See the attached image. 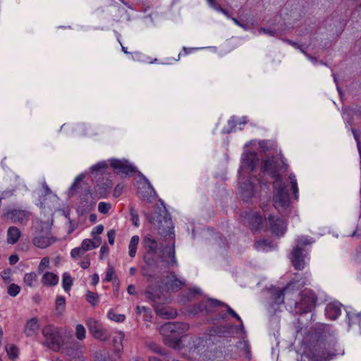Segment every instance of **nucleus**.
Masks as SVG:
<instances>
[{
    "instance_id": "338daca9",
    "label": "nucleus",
    "mask_w": 361,
    "mask_h": 361,
    "mask_svg": "<svg viewBox=\"0 0 361 361\" xmlns=\"http://www.w3.org/2000/svg\"><path fill=\"white\" fill-rule=\"evenodd\" d=\"M42 189L44 190L43 195L47 196L48 195H50L51 193V189L47 185L46 181L44 180L42 183Z\"/></svg>"
},
{
    "instance_id": "9b49d317",
    "label": "nucleus",
    "mask_w": 361,
    "mask_h": 361,
    "mask_svg": "<svg viewBox=\"0 0 361 361\" xmlns=\"http://www.w3.org/2000/svg\"><path fill=\"white\" fill-rule=\"evenodd\" d=\"M140 177L142 181L138 187V192L144 200L150 202L154 199L156 191L149 180L144 175H141Z\"/></svg>"
},
{
    "instance_id": "ddd939ff",
    "label": "nucleus",
    "mask_w": 361,
    "mask_h": 361,
    "mask_svg": "<svg viewBox=\"0 0 361 361\" xmlns=\"http://www.w3.org/2000/svg\"><path fill=\"white\" fill-rule=\"evenodd\" d=\"M269 224V230L271 233L276 236H282L286 233L287 229L286 222L284 219L269 215L267 218Z\"/></svg>"
},
{
    "instance_id": "72a5a7b5",
    "label": "nucleus",
    "mask_w": 361,
    "mask_h": 361,
    "mask_svg": "<svg viewBox=\"0 0 361 361\" xmlns=\"http://www.w3.org/2000/svg\"><path fill=\"white\" fill-rule=\"evenodd\" d=\"M107 317L110 320L117 323L123 322L126 318L125 314L116 313L113 309L109 310Z\"/></svg>"
},
{
    "instance_id": "dca6fc26",
    "label": "nucleus",
    "mask_w": 361,
    "mask_h": 361,
    "mask_svg": "<svg viewBox=\"0 0 361 361\" xmlns=\"http://www.w3.org/2000/svg\"><path fill=\"white\" fill-rule=\"evenodd\" d=\"M145 295L149 300L154 302L165 299L164 289L160 284L153 285L152 283L149 285L145 290Z\"/></svg>"
},
{
    "instance_id": "49530a36",
    "label": "nucleus",
    "mask_w": 361,
    "mask_h": 361,
    "mask_svg": "<svg viewBox=\"0 0 361 361\" xmlns=\"http://www.w3.org/2000/svg\"><path fill=\"white\" fill-rule=\"evenodd\" d=\"M130 215L131 217V221H132L133 224L134 226H135L136 227H138L140 225L139 216H138L137 210L133 206L130 207Z\"/></svg>"
},
{
    "instance_id": "9d476101",
    "label": "nucleus",
    "mask_w": 361,
    "mask_h": 361,
    "mask_svg": "<svg viewBox=\"0 0 361 361\" xmlns=\"http://www.w3.org/2000/svg\"><path fill=\"white\" fill-rule=\"evenodd\" d=\"M86 324L90 333L94 338L104 341L110 337L108 331L102 328L97 320L90 318L87 320Z\"/></svg>"
},
{
    "instance_id": "bf43d9fd",
    "label": "nucleus",
    "mask_w": 361,
    "mask_h": 361,
    "mask_svg": "<svg viewBox=\"0 0 361 361\" xmlns=\"http://www.w3.org/2000/svg\"><path fill=\"white\" fill-rule=\"evenodd\" d=\"M112 181L109 179H106V180L104 183H99L97 181V185L104 190H106L112 187Z\"/></svg>"
},
{
    "instance_id": "4c0bfd02",
    "label": "nucleus",
    "mask_w": 361,
    "mask_h": 361,
    "mask_svg": "<svg viewBox=\"0 0 361 361\" xmlns=\"http://www.w3.org/2000/svg\"><path fill=\"white\" fill-rule=\"evenodd\" d=\"M289 179H290L291 188L293 189L294 198H295V200H298V195H299V190H298V182L296 180L295 175L293 173H290Z\"/></svg>"
},
{
    "instance_id": "e433bc0d",
    "label": "nucleus",
    "mask_w": 361,
    "mask_h": 361,
    "mask_svg": "<svg viewBox=\"0 0 361 361\" xmlns=\"http://www.w3.org/2000/svg\"><path fill=\"white\" fill-rule=\"evenodd\" d=\"M238 123L237 117L235 116H231L228 121V128H224L222 130V133L224 134H228V133L233 132L235 130Z\"/></svg>"
},
{
    "instance_id": "f03ea898",
    "label": "nucleus",
    "mask_w": 361,
    "mask_h": 361,
    "mask_svg": "<svg viewBox=\"0 0 361 361\" xmlns=\"http://www.w3.org/2000/svg\"><path fill=\"white\" fill-rule=\"evenodd\" d=\"M334 334L332 326L326 324L317 326V361H329L339 354L336 353V341Z\"/></svg>"
},
{
    "instance_id": "c03bdc74",
    "label": "nucleus",
    "mask_w": 361,
    "mask_h": 361,
    "mask_svg": "<svg viewBox=\"0 0 361 361\" xmlns=\"http://www.w3.org/2000/svg\"><path fill=\"white\" fill-rule=\"evenodd\" d=\"M86 300L90 303L92 306H96L98 303L99 300V295L97 293H93L92 291L88 290L86 293Z\"/></svg>"
},
{
    "instance_id": "4be33fe9",
    "label": "nucleus",
    "mask_w": 361,
    "mask_h": 361,
    "mask_svg": "<svg viewBox=\"0 0 361 361\" xmlns=\"http://www.w3.org/2000/svg\"><path fill=\"white\" fill-rule=\"evenodd\" d=\"M6 240L8 244H16L21 236V231L16 226H10L7 230Z\"/></svg>"
},
{
    "instance_id": "393cba45",
    "label": "nucleus",
    "mask_w": 361,
    "mask_h": 361,
    "mask_svg": "<svg viewBox=\"0 0 361 361\" xmlns=\"http://www.w3.org/2000/svg\"><path fill=\"white\" fill-rule=\"evenodd\" d=\"M255 249L260 252H269L276 249V245L269 240H259L255 244Z\"/></svg>"
},
{
    "instance_id": "5fc2aeb1",
    "label": "nucleus",
    "mask_w": 361,
    "mask_h": 361,
    "mask_svg": "<svg viewBox=\"0 0 361 361\" xmlns=\"http://www.w3.org/2000/svg\"><path fill=\"white\" fill-rule=\"evenodd\" d=\"M116 278L114 269L112 267H109L106 270L105 280L108 282L111 281L114 279Z\"/></svg>"
},
{
    "instance_id": "f704fd0d",
    "label": "nucleus",
    "mask_w": 361,
    "mask_h": 361,
    "mask_svg": "<svg viewBox=\"0 0 361 361\" xmlns=\"http://www.w3.org/2000/svg\"><path fill=\"white\" fill-rule=\"evenodd\" d=\"M156 253L157 252L146 251L143 259L147 266L152 267L157 265V259L155 258Z\"/></svg>"
},
{
    "instance_id": "09e8293b",
    "label": "nucleus",
    "mask_w": 361,
    "mask_h": 361,
    "mask_svg": "<svg viewBox=\"0 0 361 361\" xmlns=\"http://www.w3.org/2000/svg\"><path fill=\"white\" fill-rule=\"evenodd\" d=\"M20 291V287L15 283L11 284L8 288V294L11 297H16Z\"/></svg>"
},
{
    "instance_id": "aec40b11",
    "label": "nucleus",
    "mask_w": 361,
    "mask_h": 361,
    "mask_svg": "<svg viewBox=\"0 0 361 361\" xmlns=\"http://www.w3.org/2000/svg\"><path fill=\"white\" fill-rule=\"evenodd\" d=\"M94 201L92 197V194L86 192L84 194L80 200V204L78 207V210L82 213H87L92 209L94 206Z\"/></svg>"
},
{
    "instance_id": "603ef678",
    "label": "nucleus",
    "mask_w": 361,
    "mask_h": 361,
    "mask_svg": "<svg viewBox=\"0 0 361 361\" xmlns=\"http://www.w3.org/2000/svg\"><path fill=\"white\" fill-rule=\"evenodd\" d=\"M49 258L48 257H43L38 266V271L39 272L43 271L45 269L48 268L49 267Z\"/></svg>"
},
{
    "instance_id": "e2e57ef3",
    "label": "nucleus",
    "mask_w": 361,
    "mask_h": 361,
    "mask_svg": "<svg viewBox=\"0 0 361 361\" xmlns=\"http://www.w3.org/2000/svg\"><path fill=\"white\" fill-rule=\"evenodd\" d=\"M208 4L212 7L214 9H215L218 12L222 13V11L224 10L222 7H221L219 5L216 4L214 1V0H207Z\"/></svg>"
},
{
    "instance_id": "ea45409f",
    "label": "nucleus",
    "mask_w": 361,
    "mask_h": 361,
    "mask_svg": "<svg viewBox=\"0 0 361 361\" xmlns=\"http://www.w3.org/2000/svg\"><path fill=\"white\" fill-rule=\"evenodd\" d=\"M298 361H316V353L314 350L306 349Z\"/></svg>"
},
{
    "instance_id": "8fccbe9b",
    "label": "nucleus",
    "mask_w": 361,
    "mask_h": 361,
    "mask_svg": "<svg viewBox=\"0 0 361 361\" xmlns=\"http://www.w3.org/2000/svg\"><path fill=\"white\" fill-rule=\"evenodd\" d=\"M66 305V300L65 298L61 295H59L56 297L55 305L56 309L58 311L63 310Z\"/></svg>"
},
{
    "instance_id": "cd10ccee",
    "label": "nucleus",
    "mask_w": 361,
    "mask_h": 361,
    "mask_svg": "<svg viewBox=\"0 0 361 361\" xmlns=\"http://www.w3.org/2000/svg\"><path fill=\"white\" fill-rule=\"evenodd\" d=\"M82 348L79 345H75L74 347L67 349L66 353L68 356L71 357L74 361H84L82 355Z\"/></svg>"
},
{
    "instance_id": "0eeeda50",
    "label": "nucleus",
    "mask_w": 361,
    "mask_h": 361,
    "mask_svg": "<svg viewBox=\"0 0 361 361\" xmlns=\"http://www.w3.org/2000/svg\"><path fill=\"white\" fill-rule=\"evenodd\" d=\"M30 216V212L18 208L8 209L4 214V216L11 220V222L22 225L27 223Z\"/></svg>"
},
{
    "instance_id": "5701e85b",
    "label": "nucleus",
    "mask_w": 361,
    "mask_h": 361,
    "mask_svg": "<svg viewBox=\"0 0 361 361\" xmlns=\"http://www.w3.org/2000/svg\"><path fill=\"white\" fill-rule=\"evenodd\" d=\"M292 283H289L286 287H284L282 289L276 290L273 295V300L274 302L277 305H280L284 302V296L286 294H287L290 289Z\"/></svg>"
},
{
    "instance_id": "c85d7f7f",
    "label": "nucleus",
    "mask_w": 361,
    "mask_h": 361,
    "mask_svg": "<svg viewBox=\"0 0 361 361\" xmlns=\"http://www.w3.org/2000/svg\"><path fill=\"white\" fill-rule=\"evenodd\" d=\"M171 280L169 283V288L173 291H177L181 289L185 285L183 279H178L175 273L171 274Z\"/></svg>"
},
{
    "instance_id": "7c9ffc66",
    "label": "nucleus",
    "mask_w": 361,
    "mask_h": 361,
    "mask_svg": "<svg viewBox=\"0 0 361 361\" xmlns=\"http://www.w3.org/2000/svg\"><path fill=\"white\" fill-rule=\"evenodd\" d=\"M107 168L108 164L106 161H99L90 167V172L92 175H94L95 176L103 175Z\"/></svg>"
},
{
    "instance_id": "774afa93",
    "label": "nucleus",
    "mask_w": 361,
    "mask_h": 361,
    "mask_svg": "<svg viewBox=\"0 0 361 361\" xmlns=\"http://www.w3.org/2000/svg\"><path fill=\"white\" fill-rule=\"evenodd\" d=\"M80 266L82 269H86L89 268V267L90 266V258L86 257L85 259L81 261L80 262Z\"/></svg>"
},
{
    "instance_id": "a878e982",
    "label": "nucleus",
    "mask_w": 361,
    "mask_h": 361,
    "mask_svg": "<svg viewBox=\"0 0 361 361\" xmlns=\"http://www.w3.org/2000/svg\"><path fill=\"white\" fill-rule=\"evenodd\" d=\"M164 336V343L174 349H179L181 344L180 337L172 335L171 334H167Z\"/></svg>"
},
{
    "instance_id": "79ce46f5",
    "label": "nucleus",
    "mask_w": 361,
    "mask_h": 361,
    "mask_svg": "<svg viewBox=\"0 0 361 361\" xmlns=\"http://www.w3.org/2000/svg\"><path fill=\"white\" fill-rule=\"evenodd\" d=\"M80 247L85 252H86L97 247L98 243H95L94 241L90 239H85L82 240Z\"/></svg>"
},
{
    "instance_id": "2eb2a0df",
    "label": "nucleus",
    "mask_w": 361,
    "mask_h": 361,
    "mask_svg": "<svg viewBox=\"0 0 361 361\" xmlns=\"http://www.w3.org/2000/svg\"><path fill=\"white\" fill-rule=\"evenodd\" d=\"M159 258L162 262H166L169 265H178V262L175 256L174 241H173L171 245H166L160 248Z\"/></svg>"
},
{
    "instance_id": "864d4df0",
    "label": "nucleus",
    "mask_w": 361,
    "mask_h": 361,
    "mask_svg": "<svg viewBox=\"0 0 361 361\" xmlns=\"http://www.w3.org/2000/svg\"><path fill=\"white\" fill-rule=\"evenodd\" d=\"M85 251L82 249V247L80 246V247H75L73 248L71 252V256L73 257V258H78V257H82L84 254H85Z\"/></svg>"
},
{
    "instance_id": "052dcab7",
    "label": "nucleus",
    "mask_w": 361,
    "mask_h": 361,
    "mask_svg": "<svg viewBox=\"0 0 361 361\" xmlns=\"http://www.w3.org/2000/svg\"><path fill=\"white\" fill-rule=\"evenodd\" d=\"M104 231V226L102 224L97 225L95 226L92 231V236H97L100 235Z\"/></svg>"
},
{
    "instance_id": "f3484780",
    "label": "nucleus",
    "mask_w": 361,
    "mask_h": 361,
    "mask_svg": "<svg viewBox=\"0 0 361 361\" xmlns=\"http://www.w3.org/2000/svg\"><path fill=\"white\" fill-rule=\"evenodd\" d=\"M342 304L338 301H332L326 304L325 315L331 320H336L342 312Z\"/></svg>"
},
{
    "instance_id": "f8f14e48",
    "label": "nucleus",
    "mask_w": 361,
    "mask_h": 361,
    "mask_svg": "<svg viewBox=\"0 0 361 361\" xmlns=\"http://www.w3.org/2000/svg\"><path fill=\"white\" fill-rule=\"evenodd\" d=\"M110 165L118 174L130 176L135 172V168L126 160L112 159L110 160Z\"/></svg>"
},
{
    "instance_id": "4468645a",
    "label": "nucleus",
    "mask_w": 361,
    "mask_h": 361,
    "mask_svg": "<svg viewBox=\"0 0 361 361\" xmlns=\"http://www.w3.org/2000/svg\"><path fill=\"white\" fill-rule=\"evenodd\" d=\"M316 299L314 297H310L308 295L302 294L300 302L294 303V310L296 314H302L310 312L312 307L314 305Z\"/></svg>"
},
{
    "instance_id": "0e129e2a",
    "label": "nucleus",
    "mask_w": 361,
    "mask_h": 361,
    "mask_svg": "<svg viewBox=\"0 0 361 361\" xmlns=\"http://www.w3.org/2000/svg\"><path fill=\"white\" fill-rule=\"evenodd\" d=\"M115 235H116V232L114 230L111 229L107 232L108 241L110 245L114 244Z\"/></svg>"
},
{
    "instance_id": "412c9836",
    "label": "nucleus",
    "mask_w": 361,
    "mask_h": 361,
    "mask_svg": "<svg viewBox=\"0 0 361 361\" xmlns=\"http://www.w3.org/2000/svg\"><path fill=\"white\" fill-rule=\"evenodd\" d=\"M39 329V320L37 317H32L28 319L25 324L24 333L27 337H31L37 334Z\"/></svg>"
},
{
    "instance_id": "7ed1b4c3",
    "label": "nucleus",
    "mask_w": 361,
    "mask_h": 361,
    "mask_svg": "<svg viewBox=\"0 0 361 361\" xmlns=\"http://www.w3.org/2000/svg\"><path fill=\"white\" fill-rule=\"evenodd\" d=\"M296 245L290 255V262L296 270H302L305 267V260L307 255V247L312 245L314 240L307 236H299Z\"/></svg>"
},
{
    "instance_id": "2f4dec72",
    "label": "nucleus",
    "mask_w": 361,
    "mask_h": 361,
    "mask_svg": "<svg viewBox=\"0 0 361 361\" xmlns=\"http://www.w3.org/2000/svg\"><path fill=\"white\" fill-rule=\"evenodd\" d=\"M139 240L140 238L138 235H133L130 238V243L128 245V255L132 258H133L136 255Z\"/></svg>"
},
{
    "instance_id": "de8ad7c7",
    "label": "nucleus",
    "mask_w": 361,
    "mask_h": 361,
    "mask_svg": "<svg viewBox=\"0 0 361 361\" xmlns=\"http://www.w3.org/2000/svg\"><path fill=\"white\" fill-rule=\"evenodd\" d=\"M157 312L161 316H164L166 318H174L177 313L172 310H169L166 308L161 309V310H156Z\"/></svg>"
},
{
    "instance_id": "473e14b6",
    "label": "nucleus",
    "mask_w": 361,
    "mask_h": 361,
    "mask_svg": "<svg viewBox=\"0 0 361 361\" xmlns=\"http://www.w3.org/2000/svg\"><path fill=\"white\" fill-rule=\"evenodd\" d=\"M73 278L69 273L65 272L62 276V287L65 292L69 293L73 286Z\"/></svg>"
},
{
    "instance_id": "680f3d73",
    "label": "nucleus",
    "mask_w": 361,
    "mask_h": 361,
    "mask_svg": "<svg viewBox=\"0 0 361 361\" xmlns=\"http://www.w3.org/2000/svg\"><path fill=\"white\" fill-rule=\"evenodd\" d=\"M283 41L285 42H286L287 44L291 45L294 48L300 49L302 52H304L303 45H300L298 43L295 42H293L292 40H290V39H286Z\"/></svg>"
},
{
    "instance_id": "f257e3e1",
    "label": "nucleus",
    "mask_w": 361,
    "mask_h": 361,
    "mask_svg": "<svg viewBox=\"0 0 361 361\" xmlns=\"http://www.w3.org/2000/svg\"><path fill=\"white\" fill-rule=\"evenodd\" d=\"M288 167L286 159L281 155L279 158L269 157L264 159L262 164V170L264 172L269 173L270 176L275 179L273 183L274 192L273 201L276 209L281 207L286 209L290 204L288 190L279 173L281 169L286 171Z\"/></svg>"
},
{
    "instance_id": "37998d69",
    "label": "nucleus",
    "mask_w": 361,
    "mask_h": 361,
    "mask_svg": "<svg viewBox=\"0 0 361 361\" xmlns=\"http://www.w3.org/2000/svg\"><path fill=\"white\" fill-rule=\"evenodd\" d=\"M75 336L80 341H83L86 338V329L82 324H78L75 326Z\"/></svg>"
},
{
    "instance_id": "bb28decb",
    "label": "nucleus",
    "mask_w": 361,
    "mask_h": 361,
    "mask_svg": "<svg viewBox=\"0 0 361 361\" xmlns=\"http://www.w3.org/2000/svg\"><path fill=\"white\" fill-rule=\"evenodd\" d=\"M125 338V334L123 331H117L113 337V345L114 351L116 353H120L123 351V341Z\"/></svg>"
},
{
    "instance_id": "b1692460",
    "label": "nucleus",
    "mask_w": 361,
    "mask_h": 361,
    "mask_svg": "<svg viewBox=\"0 0 361 361\" xmlns=\"http://www.w3.org/2000/svg\"><path fill=\"white\" fill-rule=\"evenodd\" d=\"M41 282L44 286H54L59 283V276L53 272L47 271L43 274Z\"/></svg>"
},
{
    "instance_id": "a19ab883",
    "label": "nucleus",
    "mask_w": 361,
    "mask_h": 361,
    "mask_svg": "<svg viewBox=\"0 0 361 361\" xmlns=\"http://www.w3.org/2000/svg\"><path fill=\"white\" fill-rule=\"evenodd\" d=\"M37 275L35 272L27 273L24 276V283L26 286L32 287L34 285V283L37 281Z\"/></svg>"
},
{
    "instance_id": "1a4fd4ad",
    "label": "nucleus",
    "mask_w": 361,
    "mask_h": 361,
    "mask_svg": "<svg viewBox=\"0 0 361 361\" xmlns=\"http://www.w3.org/2000/svg\"><path fill=\"white\" fill-rule=\"evenodd\" d=\"M242 217L247 221L252 230L259 231L267 229V226L265 224H267L268 221L265 219H263V218L257 212L251 211L245 212L242 214Z\"/></svg>"
},
{
    "instance_id": "13d9d810",
    "label": "nucleus",
    "mask_w": 361,
    "mask_h": 361,
    "mask_svg": "<svg viewBox=\"0 0 361 361\" xmlns=\"http://www.w3.org/2000/svg\"><path fill=\"white\" fill-rule=\"evenodd\" d=\"M11 269H6V270H4L3 271H1V276L4 282L9 283L11 281Z\"/></svg>"
},
{
    "instance_id": "c756f323",
    "label": "nucleus",
    "mask_w": 361,
    "mask_h": 361,
    "mask_svg": "<svg viewBox=\"0 0 361 361\" xmlns=\"http://www.w3.org/2000/svg\"><path fill=\"white\" fill-rule=\"evenodd\" d=\"M143 246L147 251L157 252V242L150 235H147L144 237Z\"/></svg>"
},
{
    "instance_id": "6ab92c4d",
    "label": "nucleus",
    "mask_w": 361,
    "mask_h": 361,
    "mask_svg": "<svg viewBox=\"0 0 361 361\" xmlns=\"http://www.w3.org/2000/svg\"><path fill=\"white\" fill-rule=\"evenodd\" d=\"M243 164L251 171H253L259 161L258 154L254 151L247 152L242 155Z\"/></svg>"
},
{
    "instance_id": "4d7b16f0",
    "label": "nucleus",
    "mask_w": 361,
    "mask_h": 361,
    "mask_svg": "<svg viewBox=\"0 0 361 361\" xmlns=\"http://www.w3.org/2000/svg\"><path fill=\"white\" fill-rule=\"evenodd\" d=\"M123 188H124L123 184L119 183V184L116 185V186L115 187L114 192H113V196L114 197H120L123 192Z\"/></svg>"
},
{
    "instance_id": "39448f33",
    "label": "nucleus",
    "mask_w": 361,
    "mask_h": 361,
    "mask_svg": "<svg viewBox=\"0 0 361 361\" xmlns=\"http://www.w3.org/2000/svg\"><path fill=\"white\" fill-rule=\"evenodd\" d=\"M44 344L50 349L58 351L62 343V338L57 327L47 324L42 329Z\"/></svg>"
},
{
    "instance_id": "423d86ee",
    "label": "nucleus",
    "mask_w": 361,
    "mask_h": 361,
    "mask_svg": "<svg viewBox=\"0 0 361 361\" xmlns=\"http://www.w3.org/2000/svg\"><path fill=\"white\" fill-rule=\"evenodd\" d=\"M56 239L51 235V228L48 226L44 227V224H42L41 229L37 231L35 237L32 239V243L37 247L44 249L54 243Z\"/></svg>"
},
{
    "instance_id": "69168bd1",
    "label": "nucleus",
    "mask_w": 361,
    "mask_h": 361,
    "mask_svg": "<svg viewBox=\"0 0 361 361\" xmlns=\"http://www.w3.org/2000/svg\"><path fill=\"white\" fill-rule=\"evenodd\" d=\"M259 32L267 34L270 36H274L276 33V32L275 30H271L269 28H264V27H261L259 30Z\"/></svg>"
},
{
    "instance_id": "6e6552de",
    "label": "nucleus",
    "mask_w": 361,
    "mask_h": 361,
    "mask_svg": "<svg viewBox=\"0 0 361 361\" xmlns=\"http://www.w3.org/2000/svg\"><path fill=\"white\" fill-rule=\"evenodd\" d=\"M188 329L189 325L188 323L170 322L161 325L159 331L162 335L171 334L180 337V336L185 333Z\"/></svg>"
},
{
    "instance_id": "58836bf2",
    "label": "nucleus",
    "mask_w": 361,
    "mask_h": 361,
    "mask_svg": "<svg viewBox=\"0 0 361 361\" xmlns=\"http://www.w3.org/2000/svg\"><path fill=\"white\" fill-rule=\"evenodd\" d=\"M6 351L8 357L11 360H14L18 356V348L13 344H8L6 346Z\"/></svg>"
},
{
    "instance_id": "c9c22d12",
    "label": "nucleus",
    "mask_w": 361,
    "mask_h": 361,
    "mask_svg": "<svg viewBox=\"0 0 361 361\" xmlns=\"http://www.w3.org/2000/svg\"><path fill=\"white\" fill-rule=\"evenodd\" d=\"M347 319L348 320L349 326L358 324H361V312L357 314L352 313L350 311H347Z\"/></svg>"
},
{
    "instance_id": "a211bd4d",
    "label": "nucleus",
    "mask_w": 361,
    "mask_h": 361,
    "mask_svg": "<svg viewBox=\"0 0 361 361\" xmlns=\"http://www.w3.org/2000/svg\"><path fill=\"white\" fill-rule=\"evenodd\" d=\"M240 194L243 201L247 202L255 195L257 186L251 180L243 183L240 185Z\"/></svg>"
},
{
    "instance_id": "6e6d98bb",
    "label": "nucleus",
    "mask_w": 361,
    "mask_h": 361,
    "mask_svg": "<svg viewBox=\"0 0 361 361\" xmlns=\"http://www.w3.org/2000/svg\"><path fill=\"white\" fill-rule=\"evenodd\" d=\"M141 272H142V275L145 278H146V279L148 281L152 282L153 281V279L154 278V275L149 273V269L147 267H143L141 269Z\"/></svg>"
},
{
    "instance_id": "3c124183",
    "label": "nucleus",
    "mask_w": 361,
    "mask_h": 361,
    "mask_svg": "<svg viewBox=\"0 0 361 361\" xmlns=\"http://www.w3.org/2000/svg\"><path fill=\"white\" fill-rule=\"evenodd\" d=\"M111 207V204L108 202H101L98 204V211L102 214H107Z\"/></svg>"
},
{
    "instance_id": "20e7f679",
    "label": "nucleus",
    "mask_w": 361,
    "mask_h": 361,
    "mask_svg": "<svg viewBox=\"0 0 361 361\" xmlns=\"http://www.w3.org/2000/svg\"><path fill=\"white\" fill-rule=\"evenodd\" d=\"M216 306L225 307L227 310V312L240 322V328L242 329H244L243 323L240 317L228 305L216 299H210L208 301L200 302L197 305L194 307V311L195 313L205 312L206 314H209L213 312L212 307Z\"/></svg>"
},
{
    "instance_id": "a18cd8bd",
    "label": "nucleus",
    "mask_w": 361,
    "mask_h": 361,
    "mask_svg": "<svg viewBox=\"0 0 361 361\" xmlns=\"http://www.w3.org/2000/svg\"><path fill=\"white\" fill-rule=\"evenodd\" d=\"M94 361H114L106 352L99 351L94 354Z\"/></svg>"
}]
</instances>
